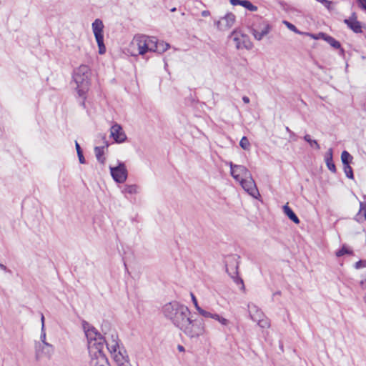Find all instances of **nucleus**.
I'll list each match as a JSON object with an SVG mask.
<instances>
[{
    "instance_id": "f257e3e1",
    "label": "nucleus",
    "mask_w": 366,
    "mask_h": 366,
    "mask_svg": "<svg viewBox=\"0 0 366 366\" xmlns=\"http://www.w3.org/2000/svg\"><path fill=\"white\" fill-rule=\"evenodd\" d=\"M83 329L88 342L89 350H96L102 352L106 347L112 358L117 366H132L127 350L121 343L117 332L115 330H109L102 335L92 325L84 321Z\"/></svg>"
},
{
    "instance_id": "f03ea898",
    "label": "nucleus",
    "mask_w": 366,
    "mask_h": 366,
    "mask_svg": "<svg viewBox=\"0 0 366 366\" xmlns=\"http://www.w3.org/2000/svg\"><path fill=\"white\" fill-rule=\"evenodd\" d=\"M164 316L190 338H197L205 332L204 324L200 320H192L188 307L178 302H171L163 307Z\"/></svg>"
},
{
    "instance_id": "7ed1b4c3",
    "label": "nucleus",
    "mask_w": 366,
    "mask_h": 366,
    "mask_svg": "<svg viewBox=\"0 0 366 366\" xmlns=\"http://www.w3.org/2000/svg\"><path fill=\"white\" fill-rule=\"evenodd\" d=\"M89 69L86 65L82 64L76 69L74 71L73 79L76 84V90L79 96L83 98L81 104L84 106L85 95L89 90Z\"/></svg>"
},
{
    "instance_id": "20e7f679",
    "label": "nucleus",
    "mask_w": 366,
    "mask_h": 366,
    "mask_svg": "<svg viewBox=\"0 0 366 366\" xmlns=\"http://www.w3.org/2000/svg\"><path fill=\"white\" fill-rule=\"evenodd\" d=\"M152 42V36H148L146 35H137L134 37L131 44L130 48L133 50L137 48V51L136 52H132V55H144L148 51H150L152 49V47L150 46Z\"/></svg>"
},
{
    "instance_id": "39448f33",
    "label": "nucleus",
    "mask_w": 366,
    "mask_h": 366,
    "mask_svg": "<svg viewBox=\"0 0 366 366\" xmlns=\"http://www.w3.org/2000/svg\"><path fill=\"white\" fill-rule=\"evenodd\" d=\"M270 31V25L266 21L259 17L255 19L251 26V32L257 41H261Z\"/></svg>"
},
{
    "instance_id": "423d86ee",
    "label": "nucleus",
    "mask_w": 366,
    "mask_h": 366,
    "mask_svg": "<svg viewBox=\"0 0 366 366\" xmlns=\"http://www.w3.org/2000/svg\"><path fill=\"white\" fill-rule=\"evenodd\" d=\"M92 30L99 47V54H104L106 52V46L104 44L103 29L104 24L102 20L97 19L92 23Z\"/></svg>"
},
{
    "instance_id": "0eeeda50",
    "label": "nucleus",
    "mask_w": 366,
    "mask_h": 366,
    "mask_svg": "<svg viewBox=\"0 0 366 366\" xmlns=\"http://www.w3.org/2000/svg\"><path fill=\"white\" fill-rule=\"evenodd\" d=\"M229 39L232 40L235 44V47L237 49H250L252 48V43L249 40V38L247 35L241 34L239 31L237 30L233 31L229 36Z\"/></svg>"
},
{
    "instance_id": "6e6552de",
    "label": "nucleus",
    "mask_w": 366,
    "mask_h": 366,
    "mask_svg": "<svg viewBox=\"0 0 366 366\" xmlns=\"http://www.w3.org/2000/svg\"><path fill=\"white\" fill-rule=\"evenodd\" d=\"M110 173L113 179L117 183H124L128 176L127 167L123 162H119L116 167H109Z\"/></svg>"
},
{
    "instance_id": "1a4fd4ad",
    "label": "nucleus",
    "mask_w": 366,
    "mask_h": 366,
    "mask_svg": "<svg viewBox=\"0 0 366 366\" xmlns=\"http://www.w3.org/2000/svg\"><path fill=\"white\" fill-rule=\"evenodd\" d=\"M35 357L37 360L43 357L50 358L54 352V347L49 342L34 343Z\"/></svg>"
},
{
    "instance_id": "9d476101",
    "label": "nucleus",
    "mask_w": 366,
    "mask_h": 366,
    "mask_svg": "<svg viewBox=\"0 0 366 366\" xmlns=\"http://www.w3.org/2000/svg\"><path fill=\"white\" fill-rule=\"evenodd\" d=\"M228 164L230 167L231 175L236 181L240 182L242 179L249 177L251 173L246 167L234 164L231 162Z\"/></svg>"
},
{
    "instance_id": "9b49d317",
    "label": "nucleus",
    "mask_w": 366,
    "mask_h": 366,
    "mask_svg": "<svg viewBox=\"0 0 366 366\" xmlns=\"http://www.w3.org/2000/svg\"><path fill=\"white\" fill-rule=\"evenodd\" d=\"M239 182L240 183L244 190L254 198H257L258 196H259V191L256 186L255 182L252 177V174L249 175V177L242 179Z\"/></svg>"
},
{
    "instance_id": "f8f14e48",
    "label": "nucleus",
    "mask_w": 366,
    "mask_h": 366,
    "mask_svg": "<svg viewBox=\"0 0 366 366\" xmlns=\"http://www.w3.org/2000/svg\"><path fill=\"white\" fill-rule=\"evenodd\" d=\"M89 366H110L106 355L99 350H90Z\"/></svg>"
},
{
    "instance_id": "ddd939ff",
    "label": "nucleus",
    "mask_w": 366,
    "mask_h": 366,
    "mask_svg": "<svg viewBox=\"0 0 366 366\" xmlns=\"http://www.w3.org/2000/svg\"><path fill=\"white\" fill-rule=\"evenodd\" d=\"M235 21V16L232 13L227 14L221 20L216 21L219 30L225 31L230 29Z\"/></svg>"
},
{
    "instance_id": "4468645a",
    "label": "nucleus",
    "mask_w": 366,
    "mask_h": 366,
    "mask_svg": "<svg viewBox=\"0 0 366 366\" xmlns=\"http://www.w3.org/2000/svg\"><path fill=\"white\" fill-rule=\"evenodd\" d=\"M110 135L117 143H122L127 139V136L120 124L115 123L110 129Z\"/></svg>"
},
{
    "instance_id": "2eb2a0df",
    "label": "nucleus",
    "mask_w": 366,
    "mask_h": 366,
    "mask_svg": "<svg viewBox=\"0 0 366 366\" xmlns=\"http://www.w3.org/2000/svg\"><path fill=\"white\" fill-rule=\"evenodd\" d=\"M150 46L152 47V49H151L150 51L162 54L166 51L170 46L169 44L164 43V41H158L155 37L152 36Z\"/></svg>"
},
{
    "instance_id": "dca6fc26",
    "label": "nucleus",
    "mask_w": 366,
    "mask_h": 366,
    "mask_svg": "<svg viewBox=\"0 0 366 366\" xmlns=\"http://www.w3.org/2000/svg\"><path fill=\"white\" fill-rule=\"evenodd\" d=\"M239 259V256L237 254H229L225 257L224 263L226 267V272L229 274L234 271V265L237 264V267H239L238 259Z\"/></svg>"
},
{
    "instance_id": "f3484780",
    "label": "nucleus",
    "mask_w": 366,
    "mask_h": 366,
    "mask_svg": "<svg viewBox=\"0 0 366 366\" xmlns=\"http://www.w3.org/2000/svg\"><path fill=\"white\" fill-rule=\"evenodd\" d=\"M344 22L347 26L355 33H362V26L360 21L357 20L355 14H353L351 17L347 19H345Z\"/></svg>"
},
{
    "instance_id": "a211bd4d",
    "label": "nucleus",
    "mask_w": 366,
    "mask_h": 366,
    "mask_svg": "<svg viewBox=\"0 0 366 366\" xmlns=\"http://www.w3.org/2000/svg\"><path fill=\"white\" fill-rule=\"evenodd\" d=\"M247 307L249 316L253 321L257 322L261 317H264V314L254 304L249 303Z\"/></svg>"
},
{
    "instance_id": "6ab92c4d",
    "label": "nucleus",
    "mask_w": 366,
    "mask_h": 366,
    "mask_svg": "<svg viewBox=\"0 0 366 366\" xmlns=\"http://www.w3.org/2000/svg\"><path fill=\"white\" fill-rule=\"evenodd\" d=\"M230 3H231V4H232L234 6L241 5L250 11H255L257 10V7L256 6L253 5L248 0H230Z\"/></svg>"
},
{
    "instance_id": "aec40b11",
    "label": "nucleus",
    "mask_w": 366,
    "mask_h": 366,
    "mask_svg": "<svg viewBox=\"0 0 366 366\" xmlns=\"http://www.w3.org/2000/svg\"><path fill=\"white\" fill-rule=\"evenodd\" d=\"M229 275L233 280L234 283L237 285H239L240 289L244 291V285L243 280L238 275L237 264L234 265V271L232 272V273H229Z\"/></svg>"
},
{
    "instance_id": "412c9836",
    "label": "nucleus",
    "mask_w": 366,
    "mask_h": 366,
    "mask_svg": "<svg viewBox=\"0 0 366 366\" xmlns=\"http://www.w3.org/2000/svg\"><path fill=\"white\" fill-rule=\"evenodd\" d=\"M320 36H321L322 39L327 41L332 47L335 49H340L341 47L340 43L335 39L332 36L322 32H320Z\"/></svg>"
},
{
    "instance_id": "4be33fe9",
    "label": "nucleus",
    "mask_w": 366,
    "mask_h": 366,
    "mask_svg": "<svg viewBox=\"0 0 366 366\" xmlns=\"http://www.w3.org/2000/svg\"><path fill=\"white\" fill-rule=\"evenodd\" d=\"M108 144H106L105 146L103 147H95L94 152L97 157V159L101 163L104 164L106 159L103 157L104 153V148L108 147Z\"/></svg>"
},
{
    "instance_id": "5701e85b",
    "label": "nucleus",
    "mask_w": 366,
    "mask_h": 366,
    "mask_svg": "<svg viewBox=\"0 0 366 366\" xmlns=\"http://www.w3.org/2000/svg\"><path fill=\"white\" fill-rule=\"evenodd\" d=\"M284 213L295 223L298 224L300 222L299 218L292 211V209L287 205L283 207Z\"/></svg>"
},
{
    "instance_id": "b1692460",
    "label": "nucleus",
    "mask_w": 366,
    "mask_h": 366,
    "mask_svg": "<svg viewBox=\"0 0 366 366\" xmlns=\"http://www.w3.org/2000/svg\"><path fill=\"white\" fill-rule=\"evenodd\" d=\"M360 211L357 214L355 219L359 222H362L366 220V203L360 202Z\"/></svg>"
},
{
    "instance_id": "393cba45",
    "label": "nucleus",
    "mask_w": 366,
    "mask_h": 366,
    "mask_svg": "<svg viewBox=\"0 0 366 366\" xmlns=\"http://www.w3.org/2000/svg\"><path fill=\"white\" fill-rule=\"evenodd\" d=\"M139 192V187L137 184H126L122 190L124 194H134Z\"/></svg>"
},
{
    "instance_id": "a878e982",
    "label": "nucleus",
    "mask_w": 366,
    "mask_h": 366,
    "mask_svg": "<svg viewBox=\"0 0 366 366\" xmlns=\"http://www.w3.org/2000/svg\"><path fill=\"white\" fill-rule=\"evenodd\" d=\"M341 159L343 165H348L352 159V157L347 151H343L341 154Z\"/></svg>"
},
{
    "instance_id": "bb28decb",
    "label": "nucleus",
    "mask_w": 366,
    "mask_h": 366,
    "mask_svg": "<svg viewBox=\"0 0 366 366\" xmlns=\"http://www.w3.org/2000/svg\"><path fill=\"white\" fill-rule=\"evenodd\" d=\"M258 325L262 328H269L270 327V322L267 317L264 315V317H261L257 321Z\"/></svg>"
},
{
    "instance_id": "cd10ccee",
    "label": "nucleus",
    "mask_w": 366,
    "mask_h": 366,
    "mask_svg": "<svg viewBox=\"0 0 366 366\" xmlns=\"http://www.w3.org/2000/svg\"><path fill=\"white\" fill-rule=\"evenodd\" d=\"M239 146L244 150L248 151L250 149V143L249 142V139L246 137H243L241 139V140L239 142Z\"/></svg>"
},
{
    "instance_id": "c85d7f7f",
    "label": "nucleus",
    "mask_w": 366,
    "mask_h": 366,
    "mask_svg": "<svg viewBox=\"0 0 366 366\" xmlns=\"http://www.w3.org/2000/svg\"><path fill=\"white\" fill-rule=\"evenodd\" d=\"M304 139L307 142H308L312 147H315L317 149H320V144L317 143V142L316 140L312 139L310 135L306 134L304 137Z\"/></svg>"
},
{
    "instance_id": "c756f323",
    "label": "nucleus",
    "mask_w": 366,
    "mask_h": 366,
    "mask_svg": "<svg viewBox=\"0 0 366 366\" xmlns=\"http://www.w3.org/2000/svg\"><path fill=\"white\" fill-rule=\"evenodd\" d=\"M75 147H76V152H77V155H78V157H79V162L81 164H84L85 163V159L84 157V155H83V152H82V150L79 146V144H78L77 142H75Z\"/></svg>"
},
{
    "instance_id": "7c9ffc66",
    "label": "nucleus",
    "mask_w": 366,
    "mask_h": 366,
    "mask_svg": "<svg viewBox=\"0 0 366 366\" xmlns=\"http://www.w3.org/2000/svg\"><path fill=\"white\" fill-rule=\"evenodd\" d=\"M344 172L349 179H352L354 178L353 172L352 167L348 165H344Z\"/></svg>"
},
{
    "instance_id": "2f4dec72",
    "label": "nucleus",
    "mask_w": 366,
    "mask_h": 366,
    "mask_svg": "<svg viewBox=\"0 0 366 366\" xmlns=\"http://www.w3.org/2000/svg\"><path fill=\"white\" fill-rule=\"evenodd\" d=\"M46 331H45V325H43V327L41 328V335H40V341H36L35 343H44L47 342L46 341Z\"/></svg>"
},
{
    "instance_id": "473e14b6",
    "label": "nucleus",
    "mask_w": 366,
    "mask_h": 366,
    "mask_svg": "<svg viewBox=\"0 0 366 366\" xmlns=\"http://www.w3.org/2000/svg\"><path fill=\"white\" fill-rule=\"evenodd\" d=\"M327 167L330 171L333 173L336 172V167L332 160H325Z\"/></svg>"
},
{
    "instance_id": "72a5a7b5",
    "label": "nucleus",
    "mask_w": 366,
    "mask_h": 366,
    "mask_svg": "<svg viewBox=\"0 0 366 366\" xmlns=\"http://www.w3.org/2000/svg\"><path fill=\"white\" fill-rule=\"evenodd\" d=\"M284 24L287 26V27L290 30H291V31H294V32H295L297 34H300V31H298V29L296 28V26L294 24L290 23V22H288L287 21H284Z\"/></svg>"
},
{
    "instance_id": "f704fd0d",
    "label": "nucleus",
    "mask_w": 366,
    "mask_h": 366,
    "mask_svg": "<svg viewBox=\"0 0 366 366\" xmlns=\"http://www.w3.org/2000/svg\"><path fill=\"white\" fill-rule=\"evenodd\" d=\"M198 312L203 317H208V318H212V312H209L208 311H206L204 310H203L202 308L199 309V310L198 311Z\"/></svg>"
},
{
    "instance_id": "c9c22d12",
    "label": "nucleus",
    "mask_w": 366,
    "mask_h": 366,
    "mask_svg": "<svg viewBox=\"0 0 366 366\" xmlns=\"http://www.w3.org/2000/svg\"><path fill=\"white\" fill-rule=\"evenodd\" d=\"M355 267L356 269H360L366 267V260H360L355 263Z\"/></svg>"
},
{
    "instance_id": "e433bc0d",
    "label": "nucleus",
    "mask_w": 366,
    "mask_h": 366,
    "mask_svg": "<svg viewBox=\"0 0 366 366\" xmlns=\"http://www.w3.org/2000/svg\"><path fill=\"white\" fill-rule=\"evenodd\" d=\"M191 297H192V302L194 303V305L196 310L197 311H199V309H201V307L198 305V302H197L196 297L194 295V294L191 293Z\"/></svg>"
},
{
    "instance_id": "4c0bfd02",
    "label": "nucleus",
    "mask_w": 366,
    "mask_h": 366,
    "mask_svg": "<svg viewBox=\"0 0 366 366\" xmlns=\"http://www.w3.org/2000/svg\"><path fill=\"white\" fill-rule=\"evenodd\" d=\"M332 149H329L326 153L325 160H332Z\"/></svg>"
},
{
    "instance_id": "58836bf2",
    "label": "nucleus",
    "mask_w": 366,
    "mask_h": 366,
    "mask_svg": "<svg viewBox=\"0 0 366 366\" xmlns=\"http://www.w3.org/2000/svg\"><path fill=\"white\" fill-rule=\"evenodd\" d=\"M218 322L222 325H227L229 324V320L222 316H220V317L219 318V320Z\"/></svg>"
},
{
    "instance_id": "ea45409f",
    "label": "nucleus",
    "mask_w": 366,
    "mask_h": 366,
    "mask_svg": "<svg viewBox=\"0 0 366 366\" xmlns=\"http://www.w3.org/2000/svg\"><path fill=\"white\" fill-rule=\"evenodd\" d=\"M362 9L366 10V0H357Z\"/></svg>"
},
{
    "instance_id": "a19ab883",
    "label": "nucleus",
    "mask_w": 366,
    "mask_h": 366,
    "mask_svg": "<svg viewBox=\"0 0 366 366\" xmlns=\"http://www.w3.org/2000/svg\"><path fill=\"white\" fill-rule=\"evenodd\" d=\"M201 14L203 17H207L210 15V12L208 10H204L203 11H202Z\"/></svg>"
},
{
    "instance_id": "79ce46f5",
    "label": "nucleus",
    "mask_w": 366,
    "mask_h": 366,
    "mask_svg": "<svg viewBox=\"0 0 366 366\" xmlns=\"http://www.w3.org/2000/svg\"><path fill=\"white\" fill-rule=\"evenodd\" d=\"M219 317H220V315H218V314H217V313H212V319H214V320H217V321H218V320H219Z\"/></svg>"
},
{
    "instance_id": "37998d69",
    "label": "nucleus",
    "mask_w": 366,
    "mask_h": 366,
    "mask_svg": "<svg viewBox=\"0 0 366 366\" xmlns=\"http://www.w3.org/2000/svg\"><path fill=\"white\" fill-rule=\"evenodd\" d=\"M242 101L245 103V104H248L249 103V98L247 96H244L242 97Z\"/></svg>"
},
{
    "instance_id": "c03bdc74",
    "label": "nucleus",
    "mask_w": 366,
    "mask_h": 366,
    "mask_svg": "<svg viewBox=\"0 0 366 366\" xmlns=\"http://www.w3.org/2000/svg\"><path fill=\"white\" fill-rule=\"evenodd\" d=\"M320 33H319L318 34H311V36L315 39H322L321 36H320Z\"/></svg>"
},
{
    "instance_id": "a18cd8bd",
    "label": "nucleus",
    "mask_w": 366,
    "mask_h": 366,
    "mask_svg": "<svg viewBox=\"0 0 366 366\" xmlns=\"http://www.w3.org/2000/svg\"><path fill=\"white\" fill-rule=\"evenodd\" d=\"M290 138H292L294 140H296V134L293 132H292L290 134Z\"/></svg>"
},
{
    "instance_id": "49530a36",
    "label": "nucleus",
    "mask_w": 366,
    "mask_h": 366,
    "mask_svg": "<svg viewBox=\"0 0 366 366\" xmlns=\"http://www.w3.org/2000/svg\"><path fill=\"white\" fill-rule=\"evenodd\" d=\"M360 285L362 287L366 288V279L364 280H362L360 282Z\"/></svg>"
},
{
    "instance_id": "de8ad7c7",
    "label": "nucleus",
    "mask_w": 366,
    "mask_h": 366,
    "mask_svg": "<svg viewBox=\"0 0 366 366\" xmlns=\"http://www.w3.org/2000/svg\"><path fill=\"white\" fill-rule=\"evenodd\" d=\"M338 252H350V251L347 249H346L345 247H342V248L341 249H340Z\"/></svg>"
},
{
    "instance_id": "09e8293b",
    "label": "nucleus",
    "mask_w": 366,
    "mask_h": 366,
    "mask_svg": "<svg viewBox=\"0 0 366 366\" xmlns=\"http://www.w3.org/2000/svg\"><path fill=\"white\" fill-rule=\"evenodd\" d=\"M41 327H43V325H44V316L41 314Z\"/></svg>"
},
{
    "instance_id": "8fccbe9b",
    "label": "nucleus",
    "mask_w": 366,
    "mask_h": 366,
    "mask_svg": "<svg viewBox=\"0 0 366 366\" xmlns=\"http://www.w3.org/2000/svg\"><path fill=\"white\" fill-rule=\"evenodd\" d=\"M0 268L4 271L6 270V267L3 264H0Z\"/></svg>"
},
{
    "instance_id": "3c124183",
    "label": "nucleus",
    "mask_w": 366,
    "mask_h": 366,
    "mask_svg": "<svg viewBox=\"0 0 366 366\" xmlns=\"http://www.w3.org/2000/svg\"><path fill=\"white\" fill-rule=\"evenodd\" d=\"M178 349H179V351H184V347H183V346H182V345H179V346H178Z\"/></svg>"
},
{
    "instance_id": "603ef678",
    "label": "nucleus",
    "mask_w": 366,
    "mask_h": 366,
    "mask_svg": "<svg viewBox=\"0 0 366 366\" xmlns=\"http://www.w3.org/2000/svg\"><path fill=\"white\" fill-rule=\"evenodd\" d=\"M286 131H287V132H289L290 134L292 132V131H291V130L290 129V128H289V127H286Z\"/></svg>"
},
{
    "instance_id": "864d4df0",
    "label": "nucleus",
    "mask_w": 366,
    "mask_h": 366,
    "mask_svg": "<svg viewBox=\"0 0 366 366\" xmlns=\"http://www.w3.org/2000/svg\"><path fill=\"white\" fill-rule=\"evenodd\" d=\"M336 254H337V256L339 257V256H341V255L344 254L345 253L341 252V253H336Z\"/></svg>"
},
{
    "instance_id": "5fc2aeb1",
    "label": "nucleus",
    "mask_w": 366,
    "mask_h": 366,
    "mask_svg": "<svg viewBox=\"0 0 366 366\" xmlns=\"http://www.w3.org/2000/svg\"><path fill=\"white\" fill-rule=\"evenodd\" d=\"M176 11V8H172V9H171V11H172V12H174V11Z\"/></svg>"
}]
</instances>
